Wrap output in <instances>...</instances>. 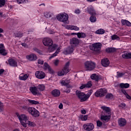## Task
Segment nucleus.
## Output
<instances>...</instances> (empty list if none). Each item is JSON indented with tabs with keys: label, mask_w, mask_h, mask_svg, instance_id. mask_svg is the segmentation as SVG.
<instances>
[{
	"label": "nucleus",
	"mask_w": 131,
	"mask_h": 131,
	"mask_svg": "<svg viewBox=\"0 0 131 131\" xmlns=\"http://www.w3.org/2000/svg\"><path fill=\"white\" fill-rule=\"evenodd\" d=\"M49 47H50L49 48V51H50V52H53V51H55V50L57 49L56 52L49 57V60H51L52 58L56 57V56H57L58 54L60 53V50H61V47H58V45L56 44L52 45L51 46Z\"/></svg>",
	"instance_id": "f257e3e1"
},
{
	"label": "nucleus",
	"mask_w": 131,
	"mask_h": 131,
	"mask_svg": "<svg viewBox=\"0 0 131 131\" xmlns=\"http://www.w3.org/2000/svg\"><path fill=\"white\" fill-rule=\"evenodd\" d=\"M17 117L20 122V124L24 127H27V125H26V122L29 120V117L26 115H17Z\"/></svg>",
	"instance_id": "f03ea898"
},
{
	"label": "nucleus",
	"mask_w": 131,
	"mask_h": 131,
	"mask_svg": "<svg viewBox=\"0 0 131 131\" xmlns=\"http://www.w3.org/2000/svg\"><path fill=\"white\" fill-rule=\"evenodd\" d=\"M56 18L58 21H60V22H63V23H66L69 19V15H68V14L66 13H60L58 14L56 16Z\"/></svg>",
	"instance_id": "7ed1b4c3"
},
{
	"label": "nucleus",
	"mask_w": 131,
	"mask_h": 131,
	"mask_svg": "<svg viewBox=\"0 0 131 131\" xmlns=\"http://www.w3.org/2000/svg\"><path fill=\"white\" fill-rule=\"evenodd\" d=\"M85 69L87 71H92L96 68V63L92 61H87L84 63Z\"/></svg>",
	"instance_id": "20e7f679"
},
{
	"label": "nucleus",
	"mask_w": 131,
	"mask_h": 131,
	"mask_svg": "<svg viewBox=\"0 0 131 131\" xmlns=\"http://www.w3.org/2000/svg\"><path fill=\"white\" fill-rule=\"evenodd\" d=\"M70 65V62L69 61L67 62L65 66L62 71H60L58 72V76H63V75H65V74H67L68 72H69V66Z\"/></svg>",
	"instance_id": "39448f33"
},
{
	"label": "nucleus",
	"mask_w": 131,
	"mask_h": 131,
	"mask_svg": "<svg viewBox=\"0 0 131 131\" xmlns=\"http://www.w3.org/2000/svg\"><path fill=\"white\" fill-rule=\"evenodd\" d=\"M28 112L34 117H38L39 116V112L34 107H29L28 108Z\"/></svg>",
	"instance_id": "423d86ee"
},
{
	"label": "nucleus",
	"mask_w": 131,
	"mask_h": 131,
	"mask_svg": "<svg viewBox=\"0 0 131 131\" xmlns=\"http://www.w3.org/2000/svg\"><path fill=\"white\" fill-rule=\"evenodd\" d=\"M106 94H107L106 89H100L95 92V97L99 98V97H104Z\"/></svg>",
	"instance_id": "0eeeda50"
},
{
	"label": "nucleus",
	"mask_w": 131,
	"mask_h": 131,
	"mask_svg": "<svg viewBox=\"0 0 131 131\" xmlns=\"http://www.w3.org/2000/svg\"><path fill=\"white\" fill-rule=\"evenodd\" d=\"M76 93L79 99H80V102H84L86 101L87 98L85 94L79 91H76Z\"/></svg>",
	"instance_id": "6e6552de"
},
{
	"label": "nucleus",
	"mask_w": 131,
	"mask_h": 131,
	"mask_svg": "<svg viewBox=\"0 0 131 131\" xmlns=\"http://www.w3.org/2000/svg\"><path fill=\"white\" fill-rule=\"evenodd\" d=\"M101 46H102L101 43H95L92 44V45L90 47V49L91 51H93L94 52H99V51L101 50Z\"/></svg>",
	"instance_id": "1a4fd4ad"
},
{
	"label": "nucleus",
	"mask_w": 131,
	"mask_h": 131,
	"mask_svg": "<svg viewBox=\"0 0 131 131\" xmlns=\"http://www.w3.org/2000/svg\"><path fill=\"white\" fill-rule=\"evenodd\" d=\"M43 45L46 47H51L53 45V40L49 37H46L42 39Z\"/></svg>",
	"instance_id": "9d476101"
},
{
	"label": "nucleus",
	"mask_w": 131,
	"mask_h": 131,
	"mask_svg": "<svg viewBox=\"0 0 131 131\" xmlns=\"http://www.w3.org/2000/svg\"><path fill=\"white\" fill-rule=\"evenodd\" d=\"M83 127L84 129H85V130L91 131L94 129V128H95V126H94V124L92 123H89L84 124L83 125Z\"/></svg>",
	"instance_id": "9b49d317"
},
{
	"label": "nucleus",
	"mask_w": 131,
	"mask_h": 131,
	"mask_svg": "<svg viewBox=\"0 0 131 131\" xmlns=\"http://www.w3.org/2000/svg\"><path fill=\"white\" fill-rule=\"evenodd\" d=\"M35 76L38 79H42L46 77V74L42 71H38L35 73Z\"/></svg>",
	"instance_id": "f8f14e48"
},
{
	"label": "nucleus",
	"mask_w": 131,
	"mask_h": 131,
	"mask_svg": "<svg viewBox=\"0 0 131 131\" xmlns=\"http://www.w3.org/2000/svg\"><path fill=\"white\" fill-rule=\"evenodd\" d=\"M70 43L72 47H76L79 44V40L77 38H73L70 40Z\"/></svg>",
	"instance_id": "ddd939ff"
},
{
	"label": "nucleus",
	"mask_w": 131,
	"mask_h": 131,
	"mask_svg": "<svg viewBox=\"0 0 131 131\" xmlns=\"http://www.w3.org/2000/svg\"><path fill=\"white\" fill-rule=\"evenodd\" d=\"M111 118V115L104 114V115H102L101 116V119L102 120V121L108 122L109 121V120H110Z\"/></svg>",
	"instance_id": "4468645a"
},
{
	"label": "nucleus",
	"mask_w": 131,
	"mask_h": 131,
	"mask_svg": "<svg viewBox=\"0 0 131 131\" xmlns=\"http://www.w3.org/2000/svg\"><path fill=\"white\" fill-rule=\"evenodd\" d=\"M26 59L28 60V61H35L37 59V57L34 54H30L26 56Z\"/></svg>",
	"instance_id": "2eb2a0df"
},
{
	"label": "nucleus",
	"mask_w": 131,
	"mask_h": 131,
	"mask_svg": "<svg viewBox=\"0 0 131 131\" xmlns=\"http://www.w3.org/2000/svg\"><path fill=\"white\" fill-rule=\"evenodd\" d=\"M73 51H74V48H73L72 46L69 47L66 49H64L63 54H64V55H68L73 53Z\"/></svg>",
	"instance_id": "dca6fc26"
},
{
	"label": "nucleus",
	"mask_w": 131,
	"mask_h": 131,
	"mask_svg": "<svg viewBox=\"0 0 131 131\" xmlns=\"http://www.w3.org/2000/svg\"><path fill=\"white\" fill-rule=\"evenodd\" d=\"M92 79H94L95 81H99V80L102 79V76L100 75H97V74H93L91 76Z\"/></svg>",
	"instance_id": "f3484780"
},
{
	"label": "nucleus",
	"mask_w": 131,
	"mask_h": 131,
	"mask_svg": "<svg viewBox=\"0 0 131 131\" xmlns=\"http://www.w3.org/2000/svg\"><path fill=\"white\" fill-rule=\"evenodd\" d=\"M88 12L89 14L92 15V16H94V15H97L96 10H95L93 6H89L88 7Z\"/></svg>",
	"instance_id": "a211bd4d"
},
{
	"label": "nucleus",
	"mask_w": 131,
	"mask_h": 131,
	"mask_svg": "<svg viewBox=\"0 0 131 131\" xmlns=\"http://www.w3.org/2000/svg\"><path fill=\"white\" fill-rule=\"evenodd\" d=\"M101 63L103 67H108V66L110 64V61L107 58L102 59Z\"/></svg>",
	"instance_id": "6ab92c4d"
},
{
	"label": "nucleus",
	"mask_w": 131,
	"mask_h": 131,
	"mask_svg": "<svg viewBox=\"0 0 131 131\" xmlns=\"http://www.w3.org/2000/svg\"><path fill=\"white\" fill-rule=\"evenodd\" d=\"M8 63L10 66H11L12 67H17V61L13 58L9 59Z\"/></svg>",
	"instance_id": "aec40b11"
},
{
	"label": "nucleus",
	"mask_w": 131,
	"mask_h": 131,
	"mask_svg": "<svg viewBox=\"0 0 131 131\" xmlns=\"http://www.w3.org/2000/svg\"><path fill=\"white\" fill-rule=\"evenodd\" d=\"M72 35H77L78 38H84L86 35L84 33H72Z\"/></svg>",
	"instance_id": "412c9836"
},
{
	"label": "nucleus",
	"mask_w": 131,
	"mask_h": 131,
	"mask_svg": "<svg viewBox=\"0 0 131 131\" xmlns=\"http://www.w3.org/2000/svg\"><path fill=\"white\" fill-rule=\"evenodd\" d=\"M101 108L104 111V114L111 115V110L109 107L103 106L101 107Z\"/></svg>",
	"instance_id": "4be33fe9"
},
{
	"label": "nucleus",
	"mask_w": 131,
	"mask_h": 131,
	"mask_svg": "<svg viewBox=\"0 0 131 131\" xmlns=\"http://www.w3.org/2000/svg\"><path fill=\"white\" fill-rule=\"evenodd\" d=\"M43 68H44L45 70H48V71H49L50 73H54V71L52 69V68H51V67H50V66H49L48 63L45 62L44 63Z\"/></svg>",
	"instance_id": "5701e85b"
},
{
	"label": "nucleus",
	"mask_w": 131,
	"mask_h": 131,
	"mask_svg": "<svg viewBox=\"0 0 131 131\" xmlns=\"http://www.w3.org/2000/svg\"><path fill=\"white\" fill-rule=\"evenodd\" d=\"M118 122L120 126H124L126 124V120L123 118L119 119Z\"/></svg>",
	"instance_id": "b1692460"
},
{
	"label": "nucleus",
	"mask_w": 131,
	"mask_h": 131,
	"mask_svg": "<svg viewBox=\"0 0 131 131\" xmlns=\"http://www.w3.org/2000/svg\"><path fill=\"white\" fill-rule=\"evenodd\" d=\"M61 94V92H60V90L57 89H55L53 91H52V95L53 96V97H59Z\"/></svg>",
	"instance_id": "393cba45"
},
{
	"label": "nucleus",
	"mask_w": 131,
	"mask_h": 131,
	"mask_svg": "<svg viewBox=\"0 0 131 131\" xmlns=\"http://www.w3.org/2000/svg\"><path fill=\"white\" fill-rule=\"evenodd\" d=\"M30 91L33 95H37V88L36 86H31L30 88Z\"/></svg>",
	"instance_id": "a878e982"
},
{
	"label": "nucleus",
	"mask_w": 131,
	"mask_h": 131,
	"mask_svg": "<svg viewBox=\"0 0 131 131\" xmlns=\"http://www.w3.org/2000/svg\"><path fill=\"white\" fill-rule=\"evenodd\" d=\"M122 57L124 59H131V53H125L122 55Z\"/></svg>",
	"instance_id": "bb28decb"
},
{
	"label": "nucleus",
	"mask_w": 131,
	"mask_h": 131,
	"mask_svg": "<svg viewBox=\"0 0 131 131\" xmlns=\"http://www.w3.org/2000/svg\"><path fill=\"white\" fill-rule=\"evenodd\" d=\"M121 23L123 25H126V26L130 27L131 23L127 20L126 19H122Z\"/></svg>",
	"instance_id": "cd10ccee"
},
{
	"label": "nucleus",
	"mask_w": 131,
	"mask_h": 131,
	"mask_svg": "<svg viewBox=\"0 0 131 131\" xmlns=\"http://www.w3.org/2000/svg\"><path fill=\"white\" fill-rule=\"evenodd\" d=\"M27 78H28V75L27 74H21L19 75V79L20 80H26Z\"/></svg>",
	"instance_id": "c85d7f7f"
},
{
	"label": "nucleus",
	"mask_w": 131,
	"mask_h": 131,
	"mask_svg": "<svg viewBox=\"0 0 131 131\" xmlns=\"http://www.w3.org/2000/svg\"><path fill=\"white\" fill-rule=\"evenodd\" d=\"M95 33H96V34H104L105 33V30L99 29L95 32Z\"/></svg>",
	"instance_id": "c756f323"
},
{
	"label": "nucleus",
	"mask_w": 131,
	"mask_h": 131,
	"mask_svg": "<svg viewBox=\"0 0 131 131\" xmlns=\"http://www.w3.org/2000/svg\"><path fill=\"white\" fill-rule=\"evenodd\" d=\"M120 86L122 89H128V88H129V84L122 83L120 84Z\"/></svg>",
	"instance_id": "7c9ffc66"
},
{
	"label": "nucleus",
	"mask_w": 131,
	"mask_h": 131,
	"mask_svg": "<svg viewBox=\"0 0 131 131\" xmlns=\"http://www.w3.org/2000/svg\"><path fill=\"white\" fill-rule=\"evenodd\" d=\"M28 101L29 102V103H30V104H31L32 105H38V104H39V102L38 101L35 100L28 99Z\"/></svg>",
	"instance_id": "2f4dec72"
},
{
	"label": "nucleus",
	"mask_w": 131,
	"mask_h": 131,
	"mask_svg": "<svg viewBox=\"0 0 131 131\" xmlns=\"http://www.w3.org/2000/svg\"><path fill=\"white\" fill-rule=\"evenodd\" d=\"M116 51V49L114 48H109L106 49L107 53H114Z\"/></svg>",
	"instance_id": "473e14b6"
},
{
	"label": "nucleus",
	"mask_w": 131,
	"mask_h": 131,
	"mask_svg": "<svg viewBox=\"0 0 131 131\" xmlns=\"http://www.w3.org/2000/svg\"><path fill=\"white\" fill-rule=\"evenodd\" d=\"M106 99L107 100H112L114 97L113 96V94L111 93H108L106 96H105Z\"/></svg>",
	"instance_id": "72a5a7b5"
},
{
	"label": "nucleus",
	"mask_w": 131,
	"mask_h": 131,
	"mask_svg": "<svg viewBox=\"0 0 131 131\" xmlns=\"http://www.w3.org/2000/svg\"><path fill=\"white\" fill-rule=\"evenodd\" d=\"M111 38L112 40H119L120 39V38L119 36H117V35H113L111 36Z\"/></svg>",
	"instance_id": "f704fd0d"
},
{
	"label": "nucleus",
	"mask_w": 131,
	"mask_h": 131,
	"mask_svg": "<svg viewBox=\"0 0 131 131\" xmlns=\"http://www.w3.org/2000/svg\"><path fill=\"white\" fill-rule=\"evenodd\" d=\"M8 53L5 49L0 50V54L2 56H7Z\"/></svg>",
	"instance_id": "c9c22d12"
},
{
	"label": "nucleus",
	"mask_w": 131,
	"mask_h": 131,
	"mask_svg": "<svg viewBox=\"0 0 131 131\" xmlns=\"http://www.w3.org/2000/svg\"><path fill=\"white\" fill-rule=\"evenodd\" d=\"M45 16L46 18H51L53 16V13L51 12H47L45 14Z\"/></svg>",
	"instance_id": "e433bc0d"
},
{
	"label": "nucleus",
	"mask_w": 131,
	"mask_h": 131,
	"mask_svg": "<svg viewBox=\"0 0 131 131\" xmlns=\"http://www.w3.org/2000/svg\"><path fill=\"white\" fill-rule=\"evenodd\" d=\"M25 123H26V125H27V124H28V125L29 126H34V125H35L34 122H33L32 121H29V120Z\"/></svg>",
	"instance_id": "4c0bfd02"
},
{
	"label": "nucleus",
	"mask_w": 131,
	"mask_h": 131,
	"mask_svg": "<svg viewBox=\"0 0 131 131\" xmlns=\"http://www.w3.org/2000/svg\"><path fill=\"white\" fill-rule=\"evenodd\" d=\"M90 20L92 23H95L97 21V17L92 15L90 17Z\"/></svg>",
	"instance_id": "58836bf2"
},
{
	"label": "nucleus",
	"mask_w": 131,
	"mask_h": 131,
	"mask_svg": "<svg viewBox=\"0 0 131 131\" xmlns=\"http://www.w3.org/2000/svg\"><path fill=\"white\" fill-rule=\"evenodd\" d=\"M124 74H125L124 73H121V72H117V76L116 77L117 78H119L120 77H122V76H123V75H124Z\"/></svg>",
	"instance_id": "ea45409f"
},
{
	"label": "nucleus",
	"mask_w": 131,
	"mask_h": 131,
	"mask_svg": "<svg viewBox=\"0 0 131 131\" xmlns=\"http://www.w3.org/2000/svg\"><path fill=\"white\" fill-rule=\"evenodd\" d=\"M15 37H18V38H21L22 36H23V33L21 32H18L15 34Z\"/></svg>",
	"instance_id": "a19ab883"
},
{
	"label": "nucleus",
	"mask_w": 131,
	"mask_h": 131,
	"mask_svg": "<svg viewBox=\"0 0 131 131\" xmlns=\"http://www.w3.org/2000/svg\"><path fill=\"white\" fill-rule=\"evenodd\" d=\"M38 89L40 91H45V85H43V84H39V85L38 86Z\"/></svg>",
	"instance_id": "79ce46f5"
},
{
	"label": "nucleus",
	"mask_w": 131,
	"mask_h": 131,
	"mask_svg": "<svg viewBox=\"0 0 131 131\" xmlns=\"http://www.w3.org/2000/svg\"><path fill=\"white\" fill-rule=\"evenodd\" d=\"M92 94H93V91L92 90H90L88 92L86 95V98L88 100V99H89V98L90 97H91V95H92Z\"/></svg>",
	"instance_id": "37998d69"
},
{
	"label": "nucleus",
	"mask_w": 131,
	"mask_h": 131,
	"mask_svg": "<svg viewBox=\"0 0 131 131\" xmlns=\"http://www.w3.org/2000/svg\"><path fill=\"white\" fill-rule=\"evenodd\" d=\"M88 115H84V116H82L81 117V120H82V121H85L86 120H88Z\"/></svg>",
	"instance_id": "c03bdc74"
},
{
	"label": "nucleus",
	"mask_w": 131,
	"mask_h": 131,
	"mask_svg": "<svg viewBox=\"0 0 131 131\" xmlns=\"http://www.w3.org/2000/svg\"><path fill=\"white\" fill-rule=\"evenodd\" d=\"M34 51L39 54V55H42V51L38 50L37 48H34Z\"/></svg>",
	"instance_id": "a18cd8bd"
},
{
	"label": "nucleus",
	"mask_w": 131,
	"mask_h": 131,
	"mask_svg": "<svg viewBox=\"0 0 131 131\" xmlns=\"http://www.w3.org/2000/svg\"><path fill=\"white\" fill-rule=\"evenodd\" d=\"M60 83L62 85H67L68 84V82H67V80H62L60 82Z\"/></svg>",
	"instance_id": "49530a36"
},
{
	"label": "nucleus",
	"mask_w": 131,
	"mask_h": 131,
	"mask_svg": "<svg viewBox=\"0 0 131 131\" xmlns=\"http://www.w3.org/2000/svg\"><path fill=\"white\" fill-rule=\"evenodd\" d=\"M72 30H75L76 31H78L79 30V28L77 26H72Z\"/></svg>",
	"instance_id": "de8ad7c7"
},
{
	"label": "nucleus",
	"mask_w": 131,
	"mask_h": 131,
	"mask_svg": "<svg viewBox=\"0 0 131 131\" xmlns=\"http://www.w3.org/2000/svg\"><path fill=\"white\" fill-rule=\"evenodd\" d=\"M26 1L27 0H17V4H26Z\"/></svg>",
	"instance_id": "09e8293b"
},
{
	"label": "nucleus",
	"mask_w": 131,
	"mask_h": 131,
	"mask_svg": "<svg viewBox=\"0 0 131 131\" xmlns=\"http://www.w3.org/2000/svg\"><path fill=\"white\" fill-rule=\"evenodd\" d=\"M6 4V1L5 0H0V8L4 6V5Z\"/></svg>",
	"instance_id": "8fccbe9b"
},
{
	"label": "nucleus",
	"mask_w": 131,
	"mask_h": 131,
	"mask_svg": "<svg viewBox=\"0 0 131 131\" xmlns=\"http://www.w3.org/2000/svg\"><path fill=\"white\" fill-rule=\"evenodd\" d=\"M4 111V104L2 102L0 101V112Z\"/></svg>",
	"instance_id": "3c124183"
},
{
	"label": "nucleus",
	"mask_w": 131,
	"mask_h": 131,
	"mask_svg": "<svg viewBox=\"0 0 131 131\" xmlns=\"http://www.w3.org/2000/svg\"><path fill=\"white\" fill-rule=\"evenodd\" d=\"M92 82L91 81H89L86 84H85V88H91L92 86Z\"/></svg>",
	"instance_id": "603ef678"
},
{
	"label": "nucleus",
	"mask_w": 131,
	"mask_h": 131,
	"mask_svg": "<svg viewBox=\"0 0 131 131\" xmlns=\"http://www.w3.org/2000/svg\"><path fill=\"white\" fill-rule=\"evenodd\" d=\"M124 95H125V96H126V98L128 99V100H130L131 99V97L130 96H129L128 94H127V93H126V92H123Z\"/></svg>",
	"instance_id": "864d4df0"
},
{
	"label": "nucleus",
	"mask_w": 131,
	"mask_h": 131,
	"mask_svg": "<svg viewBox=\"0 0 131 131\" xmlns=\"http://www.w3.org/2000/svg\"><path fill=\"white\" fill-rule=\"evenodd\" d=\"M47 32L49 33V34H54V33H56V32L53 30H47Z\"/></svg>",
	"instance_id": "5fc2aeb1"
},
{
	"label": "nucleus",
	"mask_w": 131,
	"mask_h": 131,
	"mask_svg": "<svg viewBox=\"0 0 131 131\" xmlns=\"http://www.w3.org/2000/svg\"><path fill=\"white\" fill-rule=\"evenodd\" d=\"M103 124V123L101 122L100 121H97V126H99V127L102 126Z\"/></svg>",
	"instance_id": "6e6d98bb"
},
{
	"label": "nucleus",
	"mask_w": 131,
	"mask_h": 131,
	"mask_svg": "<svg viewBox=\"0 0 131 131\" xmlns=\"http://www.w3.org/2000/svg\"><path fill=\"white\" fill-rule=\"evenodd\" d=\"M44 61L42 59H38V64H39L40 65L43 64Z\"/></svg>",
	"instance_id": "4d7b16f0"
},
{
	"label": "nucleus",
	"mask_w": 131,
	"mask_h": 131,
	"mask_svg": "<svg viewBox=\"0 0 131 131\" xmlns=\"http://www.w3.org/2000/svg\"><path fill=\"white\" fill-rule=\"evenodd\" d=\"M55 66H58L59 65V60H55L54 62Z\"/></svg>",
	"instance_id": "13d9d810"
},
{
	"label": "nucleus",
	"mask_w": 131,
	"mask_h": 131,
	"mask_svg": "<svg viewBox=\"0 0 131 131\" xmlns=\"http://www.w3.org/2000/svg\"><path fill=\"white\" fill-rule=\"evenodd\" d=\"M0 50H5V46H4V44H0Z\"/></svg>",
	"instance_id": "bf43d9fd"
},
{
	"label": "nucleus",
	"mask_w": 131,
	"mask_h": 131,
	"mask_svg": "<svg viewBox=\"0 0 131 131\" xmlns=\"http://www.w3.org/2000/svg\"><path fill=\"white\" fill-rule=\"evenodd\" d=\"M4 72H5V70L1 69L0 70V76L3 75V74H4Z\"/></svg>",
	"instance_id": "052dcab7"
},
{
	"label": "nucleus",
	"mask_w": 131,
	"mask_h": 131,
	"mask_svg": "<svg viewBox=\"0 0 131 131\" xmlns=\"http://www.w3.org/2000/svg\"><path fill=\"white\" fill-rule=\"evenodd\" d=\"M75 14H79L80 13V10L79 9H76L75 10Z\"/></svg>",
	"instance_id": "680f3d73"
},
{
	"label": "nucleus",
	"mask_w": 131,
	"mask_h": 131,
	"mask_svg": "<svg viewBox=\"0 0 131 131\" xmlns=\"http://www.w3.org/2000/svg\"><path fill=\"white\" fill-rule=\"evenodd\" d=\"M67 29H69L70 30H72V26H67Z\"/></svg>",
	"instance_id": "e2e57ef3"
},
{
	"label": "nucleus",
	"mask_w": 131,
	"mask_h": 131,
	"mask_svg": "<svg viewBox=\"0 0 131 131\" xmlns=\"http://www.w3.org/2000/svg\"><path fill=\"white\" fill-rule=\"evenodd\" d=\"M85 84H82L81 86H80V90H83V89H85Z\"/></svg>",
	"instance_id": "0e129e2a"
},
{
	"label": "nucleus",
	"mask_w": 131,
	"mask_h": 131,
	"mask_svg": "<svg viewBox=\"0 0 131 131\" xmlns=\"http://www.w3.org/2000/svg\"><path fill=\"white\" fill-rule=\"evenodd\" d=\"M21 46L23 47H24V48H27L28 46H27V45H26V43H21Z\"/></svg>",
	"instance_id": "69168bd1"
},
{
	"label": "nucleus",
	"mask_w": 131,
	"mask_h": 131,
	"mask_svg": "<svg viewBox=\"0 0 131 131\" xmlns=\"http://www.w3.org/2000/svg\"><path fill=\"white\" fill-rule=\"evenodd\" d=\"M59 109H62L63 108V104L62 103H60L58 106Z\"/></svg>",
	"instance_id": "338daca9"
},
{
	"label": "nucleus",
	"mask_w": 131,
	"mask_h": 131,
	"mask_svg": "<svg viewBox=\"0 0 131 131\" xmlns=\"http://www.w3.org/2000/svg\"><path fill=\"white\" fill-rule=\"evenodd\" d=\"M81 113L82 114H85L86 113V111H85V110H82L81 111Z\"/></svg>",
	"instance_id": "774afa93"
}]
</instances>
